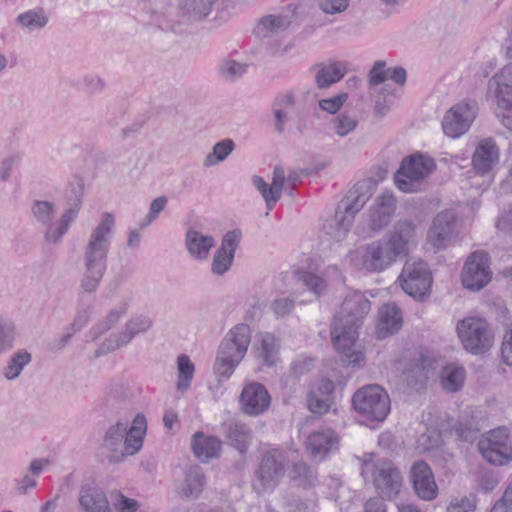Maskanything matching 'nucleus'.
Returning <instances> with one entry per match:
<instances>
[{"mask_svg": "<svg viewBox=\"0 0 512 512\" xmlns=\"http://www.w3.org/2000/svg\"><path fill=\"white\" fill-rule=\"evenodd\" d=\"M271 404V396L266 387L259 382L244 385L239 397L240 410L248 416L265 413Z\"/></svg>", "mask_w": 512, "mask_h": 512, "instance_id": "17", "label": "nucleus"}, {"mask_svg": "<svg viewBox=\"0 0 512 512\" xmlns=\"http://www.w3.org/2000/svg\"><path fill=\"white\" fill-rule=\"evenodd\" d=\"M294 308V300L290 298L275 299L271 303V310L277 317L288 315Z\"/></svg>", "mask_w": 512, "mask_h": 512, "instance_id": "57", "label": "nucleus"}, {"mask_svg": "<svg viewBox=\"0 0 512 512\" xmlns=\"http://www.w3.org/2000/svg\"><path fill=\"white\" fill-rule=\"evenodd\" d=\"M355 410L370 421H383L390 411L387 392L378 385H368L359 389L352 398Z\"/></svg>", "mask_w": 512, "mask_h": 512, "instance_id": "8", "label": "nucleus"}, {"mask_svg": "<svg viewBox=\"0 0 512 512\" xmlns=\"http://www.w3.org/2000/svg\"><path fill=\"white\" fill-rule=\"evenodd\" d=\"M371 308L369 300L360 292L346 295L339 311L331 324V338L335 349L350 358V362L359 363L362 354L356 349L358 328Z\"/></svg>", "mask_w": 512, "mask_h": 512, "instance_id": "1", "label": "nucleus"}, {"mask_svg": "<svg viewBox=\"0 0 512 512\" xmlns=\"http://www.w3.org/2000/svg\"><path fill=\"white\" fill-rule=\"evenodd\" d=\"M152 327V320L144 315L131 317L124 326V329L117 334H111L106 338L95 351V356L100 357L111 353L129 344L139 333H144Z\"/></svg>", "mask_w": 512, "mask_h": 512, "instance_id": "15", "label": "nucleus"}, {"mask_svg": "<svg viewBox=\"0 0 512 512\" xmlns=\"http://www.w3.org/2000/svg\"><path fill=\"white\" fill-rule=\"evenodd\" d=\"M251 342V329L238 324L228 331L221 341L214 362V373L219 380H227L244 359Z\"/></svg>", "mask_w": 512, "mask_h": 512, "instance_id": "4", "label": "nucleus"}, {"mask_svg": "<svg viewBox=\"0 0 512 512\" xmlns=\"http://www.w3.org/2000/svg\"><path fill=\"white\" fill-rule=\"evenodd\" d=\"M440 385L447 393H456L464 385L466 371L463 366L457 363L446 364L439 375Z\"/></svg>", "mask_w": 512, "mask_h": 512, "instance_id": "34", "label": "nucleus"}, {"mask_svg": "<svg viewBox=\"0 0 512 512\" xmlns=\"http://www.w3.org/2000/svg\"><path fill=\"white\" fill-rule=\"evenodd\" d=\"M415 242V224L399 220L386 238L373 241L359 250L362 267L370 272L384 271L399 257L406 256Z\"/></svg>", "mask_w": 512, "mask_h": 512, "instance_id": "2", "label": "nucleus"}, {"mask_svg": "<svg viewBox=\"0 0 512 512\" xmlns=\"http://www.w3.org/2000/svg\"><path fill=\"white\" fill-rule=\"evenodd\" d=\"M235 144L232 139H224L217 142L212 151L205 157L203 165L205 167L215 166L224 161L234 150Z\"/></svg>", "mask_w": 512, "mask_h": 512, "instance_id": "47", "label": "nucleus"}, {"mask_svg": "<svg viewBox=\"0 0 512 512\" xmlns=\"http://www.w3.org/2000/svg\"><path fill=\"white\" fill-rule=\"evenodd\" d=\"M299 7L298 4H290L279 13L263 16L254 29L256 36L269 38L285 32L297 16Z\"/></svg>", "mask_w": 512, "mask_h": 512, "instance_id": "18", "label": "nucleus"}, {"mask_svg": "<svg viewBox=\"0 0 512 512\" xmlns=\"http://www.w3.org/2000/svg\"><path fill=\"white\" fill-rule=\"evenodd\" d=\"M205 484V476L202 469L193 465L184 472V479L178 486V493L185 498H198Z\"/></svg>", "mask_w": 512, "mask_h": 512, "instance_id": "31", "label": "nucleus"}, {"mask_svg": "<svg viewBox=\"0 0 512 512\" xmlns=\"http://www.w3.org/2000/svg\"><path fill=\"white\" fill-rule=\"evenodd\" d=\"M280 344L276 337L268 332L259 335L256 357L265 365L273 366L279 360Z\"/></svg>", "mask_w": 512, "mask_h": 512, "instance_id": "36", "label": "nucleus"}, {"mask_svg": "<svg viewBox=\"0 0 512 512\" xmlns=\"http://www.w3.org/2000/svg\"><path fill=\"white\" fill-rule=\"evenodd\" d=\"M501 110L500 117L502 124L512 132V100L507 105H497Z\"/></svg>", "mask_w": 512, "mask_h": 512, "instance_id": "64", "label": "nucleus"}, {"mask_svg": "<svg viewBox=\"0 0 512 512\" xmlns=\"http://www.w3.org/2000/svg\"><path fill=\"white\" fill-rule=\"evenodd\" d=\"M339 438L330 428L320 429L312 432L306 440V450L310 456L323 461L329 453L338 449Z\"/></svg>", "mask_w": 512, "mask_h": 512, "instance_id": "23", "label": "nucleus"}, {"mask_svg": "<svg viewBox=\"0 0 512 512\" xmlns=\"http://www.w3.org/2000/svg\"><path fill=\"white\" fill-rule=\"evenodd\" d=\"M402 326V316L399 308L394 304H386L379 310L377 325L378 338H384L397 332Z\"/></svg>", "mask_w": 512, "mask_h": 512, "instance_id": "32", "label": "nucleus"}, {"mask_svg": "<svg viewBox=\"0 0 512 512\" xmlns=\"http://www.w3.org/2000/svg\"><path fill=\"white\" fill-rule=\"evenodd\" d=\"M456 332L463 348L473 355L486 353L494 344L490 324L481 317L469 316L458 321Z\"/></svg>", "mask_w": 512, "mask_h": 512, "instance_id": "6", "label": "nucleus"}, {"mask_svg": "<svg viewBox=\"0 0 512 512\" xmlns=\"http://www.w3.org/2000/svg\"><path fill=\"white\" fill-rule=\"evenodd\" d=\"M398 281L403 291L415 299H423L430 294L432 275L421 259L407 260Z\"/></svg>", "mask_w": 512, "mask_h": 512, "instance_id": "9", "label": "nucleus"}, {"mask_svg": "<svg viewBox=\"0 0 512 512\" xmlns=\"http://www.w3.org/2000/svg\"><path fill=\"white\" fill-rule=\"evenodd\" d=\"M474 509V500L468 497H463L461 499L452 500L447 507V512H472Z\"/></svg>", "mask_w": 512, "mask_h": 512, "instance_id": "59", "label": "nucleus"}, {"mask_svg": "<svg viewBox=\"0 0 512 512\" xmlns=\"http://www.w3.org/2000/svg\"><path fill=\"white\" fill-rule=\"evenodd\" d=\"M347 99V93H339L331 98L321 99L319 101V107L329 114H336L342 108Z\"/></svg>", "mask_w": 512, "mask_h": 512, "instance_id": "53", "label": "nucleus"}, {"mask_svg": "<svg viewBox=\"0 0 512 512\" xmlns=\"http://www.w3.org/2000/svg\"><path fill=\"white\" fill-rule=\"evenodd\" d=\"M436 168L435 161L422 154H414L402 161L394 181L399 190L411 193L420 189L422 181Z\"/></svg>", "mask_w": 512, "mask_h": 512, "instance_id": "7", "label": "nucleus"}, {"mask_svg": "<svg viewBox=\"0 0 512 512\" xmlns=\"http://www.w3.org/2000/svg\"><path fill=\"white\" fill-rule=\"evenodd\" d=\"M501 357L506 365L512 366V324L505 328L501 343Z\"/></svg>", "mask_w": 512, "mask_h": 512, "instance_id": "55", "label": "nucleus"}, {"mask_svg": "<svg viewBox=\"0 0 512 512\" xmlns=\"http://www.w3.org/2000/svg\"><path fill=\"white\" fill-rule=\"evenodd\" d=\"M167 204V198L165 196H159L155 198L151 205L149 212L145 218V220L140 224L141 228L147 227L150 225L162 212Z\"/></svg>", "mask_w": 512, "mask_h": 512, "instance_id": "54", "label": "nucleus"}, {"mask_svg": "<svg viewBox=\"0 0 512 512\" xmlns=\"http://www.w3.org/2000/svg\"><path fill=\"white\" fill-rule=\"evenodd\" d=\"M489 91L497 100V105H507L512 101V62L502 67L490 80Z\"/></svg>", "mask_w": 512, "mask_h": 512, "instance_id": "28", "label": "nucleus"}, {"mask_svg": "<svg viewBox=\"0 0 512 512\" xmlns=\"http://www.w3.org/2000/svg\"><path fill=\"white\" fill-rule=\"evenodd\" d=\"M105 397L108 403L125 401L130 397L129 386L124 382H112L105 390Z\"/></svg>", "mask_w": 512, "mask_h": 512, "instance_id": "50", "label": "nucleus"}, {"mask_svg": "<svg viewBox=\"0 0 512 512\" xmlns=\"http://www.w3.org/2000/svg\"><path fill=\"white\" fill-rule=\"evenodd\" d=\"M186 247L189 254L197 260H205L209 256L211 248L215 245V239L211 235L190 229L186 233Z\"/></svg>", "mask_w": 512, "mask_h": 512, "instance_id": "30", "label": "nucleus"}, {"mask_svg": "<svg viewBox=\"0 0 512 512\" xmlns=\"http://www.w3.org/2000/svg\"><path fill=\"white\" fill-rule=\"evenodd\" d=\"M482 456L494 465H505L512 460V446L507 428L499 427L486 433L478 443Z\"/></svg>", "mask_w": 512, "mask_h": 512, "instance_id": "12", "label": "nucleus"}, {"mask_svg": "<svg viewBox=\"0 0 512 512\" xmlns=\"http://www.w3.org/2000/svg\"><path fill=\"white\" fill-rule=\"evenodd\" d=\"M127 422H117L105 433L102 443L103 453L110 463H119L124 460V436L126 434Z\"/></svg>", "mask_w": 512, "mask_h": 512, "instance_id": "25", "label": "nucleus"}, {"mask_svg": "<svg viewBox=\"0 0 512 512\" xmlns=\"http://www.w3.org/2000/svg\"><path fill=\"white\" fill-rule=\"evenodd\" d=\"M386 63L382 60L376 61L369 72V82L371 85H379L388 79L389 71L385 69Z\"/></svg>", "mask_w": 512, "mask_h": 512, "instance_id": "56", "label": "nucleus"}, {"mask_svg": "<svg viewBox=\"0 0 512 512\" xmlns=\"http://www.w3.org/2000/svg\"><path fill=\"white\" fill-rule=\"evenodd\" d=\"M499 162V148L491 138L482 139L472 156V166L476 173L484 175Z\"/></svg>", "mask_w": 512, "mask_h": 512, "instance_id": "26", "label": "nucleus"}, {"mask_svg": "<svg viewBox=\"0 0 512 512\" xmlns=\"http://www.w3.org/2000/svg\"><path fill=\"white\" fill-rule=\"evenodd\" d=\"M48 21V15L43 8L25 11L16 18V24L28 31L40 30L47 25Z\"/></svg>", "mask_w": 512, "mask_h": 512, "instance_id": "44", "label": "nucleus"}, {"mask_svg": "<svg viewBox=\"0 0 512 512\" xmlns=\"http://www.w3.org/2000/svg\"><path fill=\"white\" fill-rule=\"evenodd\" d=\"M16 338L15 323L11 319L0 317V356L13 349Z\"/></svg>", "mask_w": 512, "mask_h": 512, "instance_id": "46", "label": "nucleus"}, {"mask_svg": "<svg viewBox=\"0 0 512 512\" xmlns=\"http://www.w3.org/2000/svg\"><path fill=\"white\" fill-rule=\"evenodd\" d=\"M31 213L35 220L44 226L46 230L55 227V223L53 222L57 213L55 203L46 200L34 201L31 206Z\"/></svg>", "mask_w": 512, "mask_h": 512, "instance_id": "43", "label": "nucleus"}, {"mask_svg": "<svg viewBox=\"0 0 512 512\" xmlns=\"http://www.w3.org/2000/svg\"><path fill=\"white\" fill-rule=\"evenodd\" d=\"M227 437L232 446L245 453L252 439L251 429L244 423L233 422L227 428Z\"/></svg>", "mask_w": 512, "mask_h": 512, "instance_id": "41", "label": "nucleus"}, {"mask_svg": "<svg viewBox=\"0 0 512 512\" xmlns=\"http://www.w3.org/2000/svg\"><path fill=\"white\" fill-rule=\"evenodd\" d=\"M307 404L312 413L324 414L329 410L331 400L329 397L316 394V391H310L307 396Z\"/></svg>", "mask_w": 512, "mask_h": 512, "instance_id": "51", "label": "nucleus"}, {"mask_svg": "<svg viewBox=\"0 0 512 512\" xmlns=\"http://www.w3.org/2000/svg\"><path fill=\"white\" fill-rule=\"evenodd\" d=\"M491 277L488 255L482 251L473 252L461 272L463 286L471 291H479L490 282Z\"/></svg>", "mask_w": 512, "mask_h": 512, "instance_id": "16", "label": "nucleus"}, {"mask_svg": "<svg viewBox=\"0 0 512 512\" xmlns=\"http://www.w3.org/2000/svg\"><path fill=\"white\" fill-rule=\"evenodd\" d=\"M330 125L337 136L344 138L355 131L358 119L353 115L341 113L331 120Z\"/></svg>", "mask_w": 512, "mask_h": 512, "instance_id": "48", "label": "nucleus"}, {"mask_svg": "<svg viewBox=\"0 0 512 512\" xmlns=\"http://www.w3.org/2000/svg\"><path fill=\"white\" fill-rule=\"evenodd\" d=\"M65 199V209L59 220L55 222V227L45 230L44 238L48 243L58 244L76 220L83 202V184L81 182L71 184L66 191Z\"/></svg>", "mask_w": 512, "mask_h": 512, "instance_id": "11", "label": "nucleus"}, {"mask_svg": "<svg viewBox=\"0 0 512 512\" xmlns=\"http://www.w3.org/2000/svg\"><path fill=\"white\" fill-rule=\"evenodd\" d=\"M396 199L388 192L379 195L369 212L368 227L374 232H380L386 228L396 211Z\"/></svg>", "mask_w": 512, "mask_h": 512, "instance_id": "22", "label": "nucleus"}, {"mask_svg": "<svg viewBox=\"0 0 512 512\" xmlns=\"http://www.w3.org/2000/svg\"><path fill=\"white\" fill-rule=\"evenodd\" d=\"M297 279L301 282L310 292L315 295L323 294L327 289L326 280L315 273L307 271L297 272Z\"/></svg>", "mask_w": 512, "mask_h": 512, "instance_id": "49", "label": "nucleus"}, {"mask_svg": "<svg viewBox=\"0 0 512 512\" xmlns=\"http://www.w3.org/2000/svg\"><path fill=\"white\" fill-rule=\"evenodd\" d=\"M214 0H193L192 13L195 18L206 17L211 11Z\"/></svg>", "mask_w": 512, "mask_h": 512, "instance_id": "63", "label": "nucleus"}, {"mask_svg": "<svg viewBox=\"0 0 512 512\" xmlns=\"http://www.w3.org/2000/svg\"><path fill=\"white\" fill-rule=\"evenodd\" d=\"M129 307V301L125 300L119 303L117 306L112 308L108 314L91 330L90 334L93 339H97L104 332L114 327L119 320L127 313Z\"/></svg>", "mask_w": 512, "mask_h": 512, "instance_id": "40", "label": "nucleus"}, {"mask_svg": "<svg viewBox=\"0 0 512 512\" xmlns=\"http://www.w3.org/2000/svg\"><path fill=\"white\" fill-rule=\"evenodd\" d=\"M289 476L295 486L304 490L313 489L318 484L316 471L303 461L293 464Z\"/></svg>", "mask_w": 512, "mask_h": 512, "instance_id": "37", "label": "nucleus"}, {"mask_svg": "<svg viewBox=\"0 0 512 512\" xmlns=\"http://www.w3.org/2000/svg\"><path fill=\"white\" fill-rule=\"evenodd\" d=\"M252 183L264 198L268 210H272L281 198L282 190L287 184L284 168L279 165L274 168L270 185L257 175L252 177Z\"/></svg>", "mask_w": 512, "mask_h": 512, "instance_id": "24", "label": "nucleus"}, {"mask_svg": "<svg viewBox=\"0 0 512 512\" xmlns=\"http://www.w3.org/2000/svg\"><path fill=\"white\" fill-rule=\"evenodd\" d=\"M368 196L358 192V189L350 190L347 196L340 202L335 214V225L325 227L326 233L336 241L343 240L349 232L355 215L363 208Z\"/></svg>", "mask_w": 512, "mask_h": 512, "instance_id": "10", "label": "nucleus"}, {"mask_svg": "<svg viewBox=\"0 0 512 512\" xmlns=\"http://www.w3.org/2000/svg\"><path fill=\"white\" fill-rule=\"evenodd\" d=\"M246 72V65L235 60H226L220 67L221 75L227 80H235Z\"/></svg>", "mask_w": 512, "mask_h": 512, "instance_id": "52", "label": "nucleus"}, {"mask_svg": "<svg viewBox=\"0 0 512 512\" xmlns=\"http://www.w3.org/2000/svg\"><path fill=\"white\" fill-rule=\"evenodd\" d=\"M313 360L309 358H300L292 362L290 373L294 377H300L311 370Z\"/></svg>", "mask_w": 512, "mask_h": 512, "instance_id": "62", "label": "nucleus"}, {"mask_svg": "<svg viewBox=\"0 0 512 512\" xmlns=\"http://www.w3.org/2000/svg\"><path fill=\"white\" fill-rule=\"evenodd\" d=\"M361 474L370 477L377 492L387 499L396 497L403 487V476L396 464L388 458L367 453L360 458Z\"/></svg>", "mask_w": 512, "mask_h": 512, "instance_id": "5", "label": "nucleus"}, {"mask_svg": "<svg viewBox=\"0 0 512 512\" xmlns=\"http://www.w3.org/2000/svg\"><path fill=\"white\" fill-rule=\"evenodd\" d=\"M490 512H512V485L506 488L502 498L494 504Z\"/></svg>", "mask_w": 512, "mask_h": 512, "instance_id": "61", "label": "nucleus"}, {"mask_svg": "<svg viewBox=\"0 0 512 512\" xmlns=\"http://www.w3.org/2000/svg\"><path fill=\"white\" fill-rule=\"evenodd\" d=\"M115 223V216L112 213H102L100 221L90 231L83 247L84 273L81 288L86 293L97 290L106 272Z\"/></svg>", "mask_w": 512, "mask_h": 512, "instance_id": "3", "label": "nucleus"}, {"mask_svg": "<svg viewBox=\"0 0 512 512\" xmlns=\"http://www.w3.org/2000/svg\"><path fill=\"white\" fill-rule=\"evenodd\" d=\"M455 223L453 212L445 210L438 213L428 231V241L436 249H441L451 239Z\"/></svg>", "mask_w": 512, "mask_h": 512, "instance_id": "27", "label": "nucleus"}, {"mask_svg": "<svg viewBox=\"0 0 512 512\" xmlns=\"http://www.w3.org/2000/svg\"><path fill=\"white\" fill-rule=\"evenodd\" d=\"M80 504L87 512H111L105 493L97 489H88L80 496Z\"/></svg>", "mask_w": 512, "mask_h": 512, "instance_id": "42", "label": "nucleus"}, {"mask_svg": "<svg viewBox=\"0 0 512 512\" xmlns=\"http://www.w3.org/2000/svg\"><path fill=\"white\" fill-rule=\"evenodd\" d=\"M398 364L402 380L407 386L418 388L426 383L433 360L420 351H412L404 354Z\"/></svg>", "mask_w": 512, "mask_h": 512, "instance_id": "14", "label": "nucleus"}, {"mask_svg": "<svg viewBox=\"0 0 512 512\" xmlns=\"http://www.w3.org/2000/svg\"><path fill=\"white\" fill-rule=\"evenodd\" d=\"M176 363L178 378L176 388L183 393L190 388L195 373V365L186 354H180Z\"/></svg>", "mask_w": 512, "mask_h": 512, "instance_id": "45", "label": "nucleus"}, {"mask_svg": "<svg viewBox=\"0 0 512 512\" xmlns=\"http://www.w3.org/2000/svg\"><path fill=\"white\" fill-rule=\"evenodd\" d=\"M240 239L241 232L238 230L229 231L224 235L221 246L212 260L211 271L214 275L222 276L231 268Z\"/></svg>", "mask_w": 512, "mask_h": 512, "instance_id": "21", "label": "nucleus"}, {"mask_svg": "<svg viewBox=\"0 0 512 512\" xmlns=\"http://www.w3.org/2000/svg\"><path fill=\"white\" fill-rule=\"evenodd\" d=\"M410 480L415 494L424 501L434 500L438 495V486L430 466L416 461L410 469Z\"/></svg>", "mask_w": 512, "mask_h": 512, "instance_id": "19", "label": "nucleus"}, {"mask_svg": "<svg viewBox=\"0 0 512 512\" xmlns=\"http://www.w3.org/2000/svg\"><path fill=\"white\" fill-rule=\"evenodd\" d=\"M296 98L293 92L288 91L278 95L272 103V111L275 120V129L278 133H283L285 123L288 121V113L294 108Z\"/></svg>", "mask_w": 512, "mask_h": 512, "instance_id": "35", "label": "nucleus"}, {"mask_svg": "<svg viewBox=\"0 0 512 512\" xmlns=\"http://www.w3.org/2000/svg\"><path fill=\"white\" fill-rule=\"evenodd\" d=\"M221 441L214 437L196 432L191 440V448L194 455L202 462L217 458L221 452Z\"/></svg>", "mask_w": 512, "mask_h": 512, "instance_id": "29", "label": "nucleus"}, {"mask_svg": "<svg viewBox=\"0 0 512 512\" xmlns=\"http://www.w3.org/2000/svg\"><path fill=\"white\" fill-rule=\"evenodd\" d=\"M31 361L32 355L26 349L17 350L8 358L6 365L3 367V377L8 381L17 379Z\"/></svg>", "mask_w": 512, "mask_h": 512, "instance_id": "38", "label": "nucleus"}, {"mask_svg": "<svg viewBox=\"0 0 512 512\" xmlns=\"http://www.w3.org/2000/svg\"><path fill=\"white\" fill-rule=\"evenodd\" d=\"M345 74L346 70L340 63L333 62L326 65H320L318 66L315 75L317 87L320 89L328 88L332 84L340 81Z\"/></svg>", "mask_w": 512, "mask_h": 512, "instance_id": "39", "label": "nucleus"}, {"mask_svg": "<svg viewBox=\"0 0 512 512\" xmlns=\"http://www.w3.org/2000/svg\"><path fill=\"white\" fill-rule=\"evenodd\" d=\"M146 432V420L144 416L138 415L132 427L128 430L126 427V434L124 436V458L136 454L143 445V436Z\"/></svg>", "mask_w": 512, "mask_h": 512, "instance_id": "33", "label": "nucleus"}, {"mask_svg": "<svg viewBox=\"0 0 512 512\" xmlns=\"http://www.w3.org/2000/svg\"><path fill=\"white\" fill-rule=\"evenodd\" d=\"M286 464V457L279 450H270L263 455L258 470V479L263 489L273 487L284 476Z\"/></svg>", "mask_w": 512, "mask_h": 512, "instance_id": "20", "label": "nucleus"}, {"mask_svg": "<svg viewBox=\"0 0 512 512\" xmlns=\"http://www.w3.org/2000/svg\"><path fill=\"white\" fill-rule=\"evenodd\" d=\"M114 507L117 512H135L139 507V503L134 499L118 493L117 499L114 502Z\"/></svg>", "mask_w": 512, "mask_h": 512, "instance_id": "60", "label": "nucleus"}, {"mask_svg": "<svg viewBox=\"0 0 512 512\" xmlns=\"http://www.w3.org/2000/svg\"><path fill=\"white\" fill-rule=\"evenodd\" d=\"M477 115L475 101L463 100L453 105L444 115L442 128L444 133L451 138H458L465 134Z\"/></svg>", "mask_w": 512, "mask_h": 512, "instance_id": "13", "label": "nucleus"}, {"mask_svg": "<svg viewBox=\"0 0 512 512\" xmlns=\"http://www.w3.org/2000/svg\"><path fill=\"white\" fill-rule=\"evenodd\" d=\"M320 8L327 14H336L344 11L348 5L349 0H320Z\"/></svg>", "mask_w": 512, "mask_h": 512, "instance_id": "58", "label": "nucleus"}]
</instances>
